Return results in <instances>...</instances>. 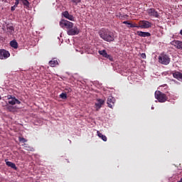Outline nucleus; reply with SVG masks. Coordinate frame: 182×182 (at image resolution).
<instances>
[{
  "label": "nucleus",
  "mask_w": 182,
  "mask_h": 182,
  "mask_svg": "<svg viewBox=\"0 0 182 182\" xmlns=\"http://www.w3.org/2000/svg\"><path fill=\"white\" fill-rule=\"evenodd\" d=\"M98 34L100 35V38L105 41V42H114V33L108 28H101Z\"/></svg>",
  "instance_id": "obj_1"
},
{
  "label": "nucleus",
  "mask_w": 182,
  "mask_h": 182,
  "mask_svg": "<svg viewBox=\"0 0 182 182\" xmlns=\"http://www.w3.org/2000/svg\"><path fill=\"white\" fill-rule=\"evenodd\" d=\"M159 63H161V65H167L170 63V56H168V55L162 53L159 55Z\"/></svg>",
  "instance_id": "obj_2"
},
{
  "label": "nucleus",
  "mask_w": 182,
  "mask_h": 182,
  "mask_svg": "<svg viewBox=\"0 0 182 182\" xmlns=\"http://www.w3.org/2000/svg\"><path fill=\"white\" fill-rule=\"evenodd\" d=\"M155 98L158 102H159V103H164L167 102V95L160 91L155 92Z\"/></svg>",
  "instance_id": "obj_3"
},
{
  "label": "nucleus",
  "mask_w": 182,
  "mask_h": 182,
  "mask_svg": "<svg viewBox=\"0 0 182 182\" xmlns=\"http://www.w3.org/2000/svg\"><path fill=\"white\" fill-rule=\"evenodd\" d=\"M60 26L63 29H65H65H68V31H70V29H72V28H73V23L67 20H61L60 21Z\"/></svg>",
  "instance_id": "obj_4"
},
{
  "label": "nucleus",
  "mask_w": 182,
  "mask_h": 182,
  "mask_svg": "<svg viewBox=\"0 0 182 182\" xmlns=\"http://www.w3.org/2000/svg\"><path fill=\"white\" fill-rule=\"evenodd\" d=\"M146 12H147L149 16H151V18H160V14L154 8L148 9L146 10Z\"/></svg>",
  "instance_id": "obj_5"
},
{
  "label": "nucleus",
  "mask_w": 182,
  "mask_h": 182,
  "mask_svg": "<svg viewBox=\"0 0 182 182\" xmlns=\"http://www.w3.org/2000/svg\"><path fill=\"white\" fill-rule=\"evenodd\" d=\"M67 33L69 36H75V35H79L80 33V30L75 26L68 30Z\"/></svg>",
  "instance_id": "obj_6"
},
{
  "label": "nucleus",
  "mask_w": 182,
  "mask_h": 182,
  "mask_svg": "<svg viewBox=\"0 0 182 182\" xmlns=\"http://www.w3.org/2000/svg\"><path fill=\"white\" fill-rule=\"evenodd\" d=\"M8 100L9 105H11V106H14L15 105H21V101H19L18 99H16L15 97H13L12 95H9Z\"/></svg>",
  "instance_id": "obj_7"
},
{
  "label": "nucleus",
  "mask_w": 182,
  "mask_h": 182,
  "mask_svg": "<svg viewBox=\"0 0 182 182\" xmlns=\"http://www.w3.org/2000/svg\"><path fill=\"white\" fill-rule=\"evenodd\" d=\"M139 28L141 29H147L149 28H151V23L147 21H141L139 22Z\"/></svg>",
  "instance_id": "obj_8"
},
{
  "label": "nucleus",
  "mask_w": 182,
  "mask_h": 182,
  "mask_svg": "<svg viewBox=\"0 0 182 182\" xmlns=\"http://www.w3.org/2000/svg\"><path fill=\"white\" fill-rule=\"evenodd\" d=\"M9 56H11L9 51L4 49L0 50V59H8Z\"/></svg>",
  "instance_id": "obj_9"
},
{
  "label": "nucleus",
  "mask_w": 182,
  "mask_h": 182,
  "mask_svg": "<svg viewBox=\"0 0 182 182\" xmlns=\"http://www.w3.org/2000/svg\"><path fill=\"white\" fill-rule=\"evenodd\" d=\"M98 53H100L103 58H106L107 59H109L111 62H113V57L112 55L107 54V52H106V50H99Z\"/></svg>",
  "instance_id": "obj_10"
},
{
  "label": "nucleus",
  "mask_w": 182,
  "mask_h": 182,
  "mask_svg": "<svg viewBox=\"0 0 182 182\" xmlns=\"http://www.w3.org/2000/svg\"><path fill=\"white\" fill-rule=\"evenodd\" d=\"M171 45L173 46H175L176 49H179L180 50H182V41H178V40H173L172 42H171Z\"/></svg>",
  "instance_id": "obj_11"
},
{
  "label": "nucleus",
  "mask_w": 182,
  "mask_h": 182,
  "mask_svg": "<svg viewBox=\"0 0 182 182\" xmlns=\"http://www.w3.org/2000/svg\"><path fill=\"white\" fill-rule=\"evenodd\" d=\"M114 102H116V100L114 99V97H109L107 101L108 107H110L111 109H112L113 106H114Z\"/></svg>",
  "instance_id": "obj_12"
},
{
  "label": "nucleus",
  "mask_w": 182,
  "mask_h": 182,
  "mask_svg": "<svg viewBox=\"0 0 182 182\" xmlns=\"http://www.w3.org/2000/svg\"><path fill=\"white\" fill-rule=\"evenodd\" d=\"M63 16L69 21H75V17H73L71 14H69V11H65L62 14Z\"/></svg>",
  "instance_id": "obj_13"
},
{
  "label": "nucleus",
  "mask_w": 182,
  "mask_h": 182,
  "mask_svg": "<svg viewBox=\"0 0 182 182\" xmlns=\"http://www.w3.org/2000/svg\"><path fill=\"white\" fill-rule=\"evenodd\" d=\"M97 102L95 105V109L96 110H99V109H100L102 107V105H105V100H102V99H97Z\"/></svg>",
  "instance_id": "obj_14"
},
{
  "label": "nucleus",
  "mask_w": 182,
  "mask_h": 182,
  "mask_svg": "<svg viewBox=\"0 0 182 182\" xmlns=\"http://www.w3.org/2000/svg\"><path fill=\"white\" fill-rule=\"evenodd\" d=\"M136 35H138V36H141L142 38H149V36H151L150 33L143 31H137Z\"/></svg>",
  "instance_id": "obj_15"
},
{
  "label": "nucleus",
  "mask_w": 182,
  "mask_h": 182,
  "mask_svg": "<svg viewBox=\"0 0 182 182\" xmlns=\"http://www.w3.org/2000/svg\"><path fill=\"white\" fill-rule=\"evenodd\" d=\"M173 76L178 80H182V73L178 71L173 73Z\"/></svg>",
  "instance_id": "obj_16"
},
{
  "label": "nucleus",
  "mask_w": 182,
  "mask_h": 182,
  "mask_svg": "<svg viewBox=\"0 0 182 182\" xmlns=\"http://www.w3.org/2000/svg\"><path fill=\"white\" fill-rule=\"evenodd\" d=\"M5 161L8 167H11V168H14V170L18 169V168L16 167V165L14 163H12L11 161H8L7 160H5Z\"/></svg>",
  "instance_id": "obj_17"
},
{
  "label": "nucleus",
  "mask_w": 182,
  "mask_h": 182,
  "mask_svg": "<svg viewBox=\"0 0 182 182\" xmlns=\"http://www.w3.org/2000/svg\"><path fill=\"white\" fill-rule=\"evenodd\" d=\"M18 2H20V4L21 2L24 8H26V9H28V8H29V6L31 5V3H29L28 0H18Z\"/></svg>",
  "instance_id": "obj_18"
},
{
  "label": "nucleus",
  "mask_w": 182,
  "mask_h": 182,
  "mask_svg": "<svg viewBox=\"0 0 182 182\" xmlns=\"http://www.w3.org/2000/svg\"><path fill=\"white\" fill-rule=\"evenodd\" d=\"M97 134L100 139H102L103 141H107V137L105 135H103L100 132L97 131Z\"/></svg>",
  "instance_id": "obj_19"
},
{
  "label": "nucleus",
  "mask_w": 182,
  "mask_h": 182,
  "mask_svg": "<svg viewBox=\"0 0 182 182\" xmlns=\"http://www.w3.org/2000/svg\"><path fill=\"white\" fill-rule=\"evenodd\" d=\"M10 46L11 48H14V49H18V42L16 41V40H13L10 42Z\"/></svg>",
  "instance_id": "obj_20"
},
{
  "label": "nucleus",
  "mask_w": 182,
  "mask_h": 182,
  "mask_svg": "<svg viewBox=\"0 0 182 182\" xmlns=\"http://www.w3.org/2000/svg\"><path fill=\"white\" fill-rule=\"evenodd\" d=\"M49 65L51 68H55L56 65H59V63L58 62V60H52L49 62Z\"/></svg>",
  "instance_id": "obj_21"
},
{
  "label": "nucleus",
  "mask_w": 182,
  "mask_h": 182,
  "mask_svg": "<svg viewBox=\"0 0 182 182\" xmlns=\"http://www.w3.org/2000/svg\"><path fill=\"white\" fill-rule=\"evenodd\" d=\"M6 29H7L9 33H10V34H12L14 32V31H15V28H14L11 25H7Z\"/></svg>",
  "instance_id": "obj_22"
},
{
  "label": "nucleus",
  "mask_w": 182,
  "mask_h": 182,
  "mask_svg": "<svg viewBox=\"0 0 182 182\" xmlns=\"http://www.w3.org/2000/svg\"><path fill=\"white\" fill-rule=\"evenodd\" d=\"M60 99H63V100L68 99V95H66V93L63 92L60 95Z\"/></svg>",
  "instance_id": "obj_23"
},
{
  "label": "nucleus",
  "mask_w": 182,
  "mask_h": 182,
  "mask_svg": "<svg viewBox=\"0 0 182 182\" xmlns=\"http://www.w3.org/2000/svg\"><path fill=\"white\" fill-rule=\"evenodd\" d=\"M7 110H9V112H15V107L12 105H8Z\"/></svg>",
  "instance_id": "obj_24"
},
{
  "label": "nucleus",
  "mask_w": 182,
  "mask_h": 182,
  "mask_svg": "<svg viewBox=\"0 0 182 182\" xmlns=\"http://www.w3.org/2000/svg\"><path fill=\"white\" fill-rule=\"evenodd\" d=\"M18 140L21 143H26V141H28V140L26 139L23 138V137H19Z\"/></svg>",
  "instance_id": "obj_25"
},
{
  "label": "nucleus",
  "mask_w": 182,
  "mask_h": 182,
  "mask_svg": "<svg viewBox=\"0 0 182 182\" xmlns=\"http://www.w3.org/2000/svg\"><path fill=\"white\" fill-rule=\"evenodd\" d=\"M81 0H71V2H73V4H74V5H77V4H80V2H81Z\"/></svg>",
  "instance_id": "obj_26"
},
{
  "label": "nucleus",
  "mask_w": 182,
  "mask_h": 182,
  "mask_svg": "<svg viewBox=\"0 0 182 182\" xmlns=\"http://www.w3.org/2000/svg\"><path fill=\"white\" fill-rule=\"evenodd\" d=\"M129 25V28H139V26L136 24L130 23Z\"/></svg>",
  "instance_id": "obj_27"
},
{
  "label": "nucleus",
  "mask_w": 182,
  "mask_h": 182,
  "mask_svg": "<svg viewBox=\"0 0 182 182\" xmlns=\"http://www.w3.org/2000/svg\"><path fill=\"white\" fill-rule=\"evenodd\" d=\"M16 8H18L16 6H11V11H12V12H14V11H15V9H16Z\"/></svg>",
  "instance_id": "obj_28"
},
{
  "label": "nucleus",
  "mask_w": 182,
  "mask_h": 182,
  "mask_svg": "<svg viewBox=\"0 0 182 182\" xmlns=\"http://www.w3.org/2000/svg\"><path fill=\"white\" fill-rule=\"evenodd\" d=\"M15 1H16V2L14 3V6L18 7V6L19 5L20 2H19L18 0H15Z\"/></svg>",
  "instance_id": "obj_29"
},
{
  "label": "nucleus",
  "mask_w": 182,
  "mask_h": 182,
  "mask_svg": "<svg viewBox=\"0 0 182 182\" xmlns=\"http://www.w3.org/2000/svg\"><path fill=\"white\" fill-rule=\"evenodd\" d=\"M141 56L142 59H146V53H142L141 55Z\"/></svg>",
  "instance_id": "obj_30"
},
{
  "label": "nucleus",
  "mask_w": 182,
  "mask_h": 182,
  "mask_svg": "<svg viewBox=\"0 0 182 182\" xmlns=\"http://www.w3.org/2000/svg\"><path fill=\"white\" fill-rule=\"evenodd\" d=\"M124 25H130V23H129V21H123V23Z\"/></svg>",
  "instance_id": "obj_31"
},
{
  "label": "nucleus",
  "mask_w": 182,
  "mask_h": 182,
  "mask_svg": "<svg viewBox=\"0 0 182 182\" xmlns=\"http://www.w3.org/2000/svg\"><path fill=\"white\" fill-rule=\"evenodd\" d=\"M65 90H68V93H70V92H72V89L69 88V89H65Z\"/></svg>",
  "instance_id": "obj_32"
},
{
  "label": "nucleus",
  "mask_w": 182,
  "mask_h": 182,
  "mask_svg": "<svg viewBox=\"0 0 182 182\" xmlns=\"http://www.w3.org/2000/svg\"><path fill=\"white\" fill-rule=\"evenodd\" d=\"M180 35L182 36V30H181V31H180Z\"/></svg>",
  "instance_id": "obj_33"
},
{
  "label": "nucleus",
  "mask_w": 182,
  "mask_h": 182,
  "mask_svg": "<svg viewBox=\"0 0 182 182\" xmlns=\"http://www.w3.org/2000/svg\"><path fill=\"white\" fill-rule=\"evenodd\" d=\"M121 18H124V16H121Z\"/></svg>",
  "instance_id": "obj_34"
}]
</instances>
